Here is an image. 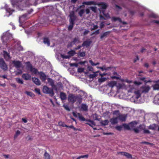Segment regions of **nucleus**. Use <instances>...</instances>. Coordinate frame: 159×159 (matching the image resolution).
<instances>
[{
	"label": "nucleus",
	"instance_id": "nucleus-1",
	"mask_svg": "<svg viewBox=\"0 0 159 159\" xmlns=\"http://www.w3.org/2000/svg\"><path fill=\"white\" fill-rule=\"evenodd\" d=\"M38 0H11V2L13 7L16 6L19 7L22 4H31L32 2H36Z\"/></svg>",
	"mask_w": 159,
	"mask_h": 159
},
{
	"label": "nucleus",
	"instance_id": "nucleus-2",
	"mask_svg": "<svg viewBox=\"0 0 159 159\" xmlns=\"http://www.w3.org/2000/svg\"><path fill=\"white\" fill-rule=\"evenodd\" d=\"M88 96L86 93L82 92L80 94L75 95L70 93L68 96V99H83L84 98H88Z\"/></svg>",
	"mask_w": 159,
	"mask_h": 159
},
{
	"label": "nucleus",
	"instance_id": "nucleus-3",
	"mask_svg": "<svg viewBox=\"0 0 159 159\" xmlns=\"http://www.w3.org/2000/svg\"><path fill=\"white\" fill-rule=\"evenodd\" d=\"M12 38V35L9 33H6L3 34L1 37L2 41L4 44L7 43L8 42V40L9 39Z\"/></svg>",
	"mask_w": 159,
	"mask_h": 159
},
{
	"label": "nucleus",
	"instance_id": "nucleus-4",
	"mask_svg": "<svg viewBox=\"0 0 159 159\" xmlns=\"http://www.w3.org/2000/svg\"><path fill=\"white\" fill-rule=\"evenodd\" d=\"M43 91L44 93L49 94L51 96H53L54 95V93L53 89L46 86H43Z\"/></svg>",
	"mask_w": 159,
	"mask_h": 159
},
{
	"label": "nucleus",
	"instance_id": "nucleus-5",
	"mask_svg": "<svg viewBox=\"0 0 159 159\" xmlns=\"http://www.w3.org/2000/svg\"><path fill=\"white\" fill-rule=\"evenodd\" d=\"M26 64L27 69L28 70L29 69L30 72L34 74H36L38 72V70L35 68H33L30 62H27Z\"/></svg>",
	"mask_w": 159,
	"mask_h": 159
},
{
	"label": "nucleus",
	"instance_id": "nucleus-6",
	"mask_svg": "<svg viewBox=\"0 0 159 159\" xmlns=\"http://www.w3.org/2000/svg\"><path fill=\"white\" fill-rule=\"evenodd\" d=\"M0 67L4 71L7 70L8 69L7 65L2 58L0 59Z\"/></svg>",
	"mask_w": 159,
	"mask_h": 159
},
{
	"label": "nucleus",
	"instance_id": "nucleus-7",
	"mask_svg": "<svg viewBox=\"0 0 159 159\" xmlns=\"http://www.w3.org/2000/svg\"><path fill=\"white\" fill-rule=\"evenodd\" d=\"M80 43V39L78 37H75L74 38L73 40L71 42L69 43L67 47H72L76 43Z\"/></svg>",
	"mask_w": 159,
	"mask_h": 159
},
{
	"label": "nucleus",
	"instance_id": "nucleus-8",
	"mask_svg": "<svg viewBox=\"0 0 159 159\" xmlns=\"http://www.w3.org/2000/svg\"><path fill=\"white\" fill-rule=\"evenodd\" d=\"M150 89L149 86H143L140 88V90L142 93H147Z\"/></svg>",
	"mask_w": 159,
	"mask_h": 159
},
{
	"label": "nucleus",
	"instance_id": "nucleus-9",
	"mask_svg": "<svg viewBox=\"0 0 159 159\" xmlns=\"http://www.w3.org/2000/svg\"><path fill=\"white\" fill-rule=\"evenodd\" d=\"M12 62L16 68H18L21 67V64L20 61L14 60L12 61Z\"/></svg>",
	"mask_w": 159,
	"mask_h": 159
},
{
	"label": "nucleus",
	"instance_id": "nucleus-10",
	"mask_svg": "<svg viewBox=\"0 0 159 159\" xmlns=\"http://www.w3.org/2000/svg\"><path fill=\"white\" fill-rule=\"evenodd\" d=\"M118 20L119 22L122 23L123 24H127V23L125 21H122V20L119 17H113L112 18V21H116Z\"/></svg>",
	"mask_w": 159,
	"mask_h": 159
},
{
	"label": "nucleus",
	"instance_id": "nucleus-11",
	"mask_svg": "<svg viewBox=\"0 0 159 159\" xmlns=\"http://www.w3.org/2000/svg\"><path fill=\"white\" fill-rule=\"evenodd\" d=\"M69 17H70L69 20H73V21H75L76 19V16L75 15V12L74 11H72L70 13Z\"/></svg>",
	"mask_w": 159,
	"mask_h": 159
},
{
	"label": "nucleus",
	"instance_id": "nucleus-12",
	"mask_svg": "<svg viewBox=\"0 0 159 159\" xmlns=\"http://www.w3.org/2000/svg\"><path fill=\"white\" fill-rule=\"evenodd\" d=\"M92 43L91 40H86L84 41L82 44V46H86V48L89 47Z\"/></svg>",
	"mask_w": 159,
	"mask_h": 159
},
{
	"label": "nucleus",
	"instance_id": "nucleus-13",
	"mask_svg": "<svg viewBox=\"0 0 159 159\" xmlns=\"http://www.w3.org/2000/svg\"><path fill=\"white\" fill-rule=\"evenodd\" d=\"M22 77L25 80H28L31 79V75L28 73H24L22 75Z\"/></svg>",
	"mask_w": 159,
	"mask_h": 159
},
{
	"label": "nucleus",
	"instance_id": "nucleus-14",
	"mask_svg": "<svg viewBox=\"0 0 159 159\" xmlns=\"http://www.w3.org/2000/svg\"><path fill=\"white\" fill-rule=\"evenodd\" d=\"M3 53L4 58L6 60H7L11 59V57L9 53H8L6 51H3Z\"/></svg>",
	"mask_w": 159,
	"mask_h": 159
},
{
	"label": "nucleus",
	"instance_id": "nucleus-15",
	"mask_svg": "<svg viewBox=\"0 0 159 159\" xmlns=\"http://www.w3.org/2000/svg\"><path fill=\"white\" fill-rule=\"evenodd\" d=\"M138 122L135 120L129 123V125L131 129H133L138 124Z\"/></svg>",
	"mask_w": 159,
	"mask_h": 159
},
{
	"label": "nucleus",
	"instance_id": "nucleus-16",
	"mask_svg": "<svg viewBox=\"0 0 159 159\" xmlns=\"http://www.w3.org/2000/svg\"><path fill=\"white\" fill-rule=\"evenodd\" d=\"M86 121H87L88 122L86 123V124L92 127H93V126L95 125L94 122L93 120H86Z\"/></svg>",
	"mask_w": 159,
	"mask_h": 159
},
{
	"label": "nucleus",
	"instance_id": "nucleus-17",
	"mask_svg": "<svg viewBox=\"0 0 159 159\" xmlns=\"http://www.w3.org/2000/svg\"><path fill=\"white\" fill-rule=\"evenodd\" d=\"M134 97L136 99H138L141 96L140 91L139 90L135 91L134 92Z\"/></svg>",
	"mask_w": 159,
	"mask_h": 159
},
{
	"label": "nucleus",
	"instance_id": "nucleus-18",
	"mask_svg": "<svg viewBox=\"0 0 159 159\" xmlns=\"http://www.w3.org/2000/svg\"><path fill=\"white\" fill-rule=\"evenodd\" d=\"M27 17L26 14H24L21 16L19 17V20L20 23H23L26 20V18Z\"/></svg>",
	"mask_w": 159,
	"mask_h": 159
},
{
	"label": "nucleus",
	"instance_id": "nucleus-19",
	"mask_svg": "<svg viewBox=\"0 0 159 159\" xmlns=\"http://www.w3.org/2000/svg\"><path fill=\"white\" fill-rule=\"evenodd\" d=\"M32 80L36 84L38 85L40 84V81L38 78L35 77L32 78Z\"/></svg>",
	"mask_w": 159,
	"mask_h": 159
},
{
	"label": "nucleus",
	"instance_id": "nucleus-20",
	"mask_svg": "<svg viewBox=\"0 0 159 159\" xmlns=\"http://www.w3.org/2000/svg\"><path fill=\"white\" fill-rule=\"evenodd\" d=\"M118 118L116 117L115 118H111L110 120V121L111 122L112 125L116 124L118 123L117 121Z\"/></svg>",
	"mask_w": 159,
	"mask_h": 159
},
{
	"label": "nucleus",
	"instance_id": "nucleus-21",
	"mask_svg": "<svg viewBox=\"0 0 159 159\" xmlns=\"http://www.w3.org/2000/svg\"><path fill=\"white\" fill-rule=\"evenodd\" d=\"M70 25L68 27V30H71L73 27L74 25L75 24V21H73V20H69Z\"/></svg>",
	"mask_w": 159,
	"mask_h": 159
},
{
	"label": "nucleus",
	"instance_id": "nucleus-22",
	"mask_svg": "<svg viewBox=\"0 0 159 159\" xmlns=\"http://www.w3.org/2000/svg\"><path fill=\"white\" fill-rule=\"evenodd\" d=\"M81 108L84 111H87L88 110V106L85 104H82L81 105Z\"/></svg>",
	"mask_w": 159,
	"mask_h": 159
},
{
	"label": "nucleus",
	"instance_id": "nucleus-23",
	"mask_svg": "<svg viewBox=\"0 0 159 159\" xmlns=\"http://www.w3.org/2000/svg\"><path fill=\"white\" fill-rule=\"evenodd\" d=\"M109 121L107 120H101L100 122V124L102 125L105 126L108 125Z\"/></svg>",
	"mask_w": 159,
	"mask_h": 159
},
{
	"label": "nucleus",
	"instance_id": "nucleus-24",
	"mask_svg": "<svg viewBox=\"0 0 159 159\" xmlns=\"http://www.w3.org/2000/svg\"><path fill=\"white\" fill-rule=\"evenodd\" d=\"M110 31H107L101 35L100 37V39H102L106 37L107 36L110 34Z\"/></svg>",
	"mask_w": 159,
	"mask_h": 159
},
{
	"label": "nucleus",
	"instance_id": "nucleus-25",
	"mask_svg": "<svg viewBox=\"0 0 159 159\" xmlns=\"http://www.w3.org/2000/svg\"><path fill=\"white\" fill-rule=\"evenodd\" d=\"M118 118L121 121H125L126 120V116L124 115H120Z\"/></svg>",
	"mask_w": 159,
	"mask_h": 159
},
{
	"label": "nucleus",
	"instance_id": "nucleus-26",
	"mask_svg": "<svg viewBox=\"0 0 159 159\" xmlns=\"http://www.w3.org/2000/svg\"><path fill=\"white\" fill-rule=\"evenodd\" d=\"M60 98L61 99H66V94L63 92H61L60 93Z\"/></svg>",
	"mask_w": 159,
	"mask_h": 159
},
{
	"label": "nucleus",
	"instance_id": "nucleus-27",
	"mask_svg": "<svg viewBox=\"0 0 159 159\" xmlns=\"http://www.w3.org/2000/svg\"><path fill=\"white\" fill-rule=\"evenodd\" d=\"M116 84V81H111L108 83V85L109 87L112 88L115 86Z\"/></svg>",
	"mask_w": 159,
	"mask_h": 159
},
{
	"label": "nucleus",
	"instance_id": "nucleus-28",
	"mask_svg": "<svg viewBox=\"0 0 159 159\" xmlns=\"http://www.w3.org/2000/svg\"><path fill=\"white\" fill-rule=\"evenodd\" d=\"M43 43L44 44H47L48 46H49L50 45V42L49 39L48 38H44L43 39Z\"/></svg>",
	"mask_w": 159,
	"mask_h": 159
},
{
	"label": "nucleus",
	"instance_id": "nucleus-29",
	"mask_svg": "<svg viewBox=\"0 0 159 159\" xmlns=\"http://www.w3.org/2000/svg\"><path fill=\"white\" fill-rule=\"evenodd\" d=\"M157 125L156 124H154L150 125L149 127L148 128L153 130H155L157 127Z\"/></svg>",
	"mask_w": 159,
	"mask_h": 159
},
{
	"label": "nucleus",
	"instance_id": "nucleus-30",
	"mask_svg": "<svg viewBox=\"0 0 159 159\" xmlns=\"http://www.w3.org/2000/svg\"><path fill=\"white\" fill-rule=\"evenodd\" d=\"M40 78L42 81H45L46 79L45 74L43 73H41L40 75Z\"/></svg>",
	"mask_w": 159,
	"mask_h": 159
},
{
	"label": "nucleus",
	"instance_id": "nucleus-31",
	"mask_svg": "<svg viewBox=\"0 0 159 159\" xmlns=\"http://www.w3.org/2000/svg\"><path fill=\"white\" fill-rule=\"evenodd\" d=\"M47 80L48 82L52 86H54V82L52 79L50 78H48Z\"/></svg>",
	"mask_w": 159,
	"mask_h": 159
},
{
	"label": "nucleus",
	"instance_id": "nucleus-32",
	"mask_svg": "<svg viewBox=\"0 0 159 159\" xmlns=\"http://www.w3.org/2000/svg\"><path fill=\"white\" fill-rule=\"evenodd\" d=\"M67 53L69 55V56L70 57L73 56L75 53V51L74 50H71L69 51Z\"/></svg>",
	"mask_w": 159,
	"mask_h": 159
},
{
	"label": "nucleus",
	"instance_id": "nucleus-33",
	"mask_svg": "<svg viewBox=\"0 0 159 159\" xmlns=\"http://www.w3.org/2000/svg\"><path fill=\"white\" fill-rule=\"evenodd\" d=\"M99 5H101L102 8L103 9H106L107 7V5L103 2H100Z\"/></svg>",
	"mask_w": 159,
	"mask_h": 159
},
{
	"label": "nucleus",
	"instance_id": "nucleus-34",
	"mask_svg": "<svg viewBox=\"0 0 159 159\" xmlns=\"http://www.w3.org/2000/svg\"><path fill=\"white\" fill-rule=\"evenodd\" d=\"M124 156L126 157L127 158L129 159L132 158V155L129 153L126 152H125Z\"/></svg>",
	"mask_w": 159,
	"mask_h": 159
},
{
	"label": "nucleus",
	"instance_id": "nucleus-35",
	"mask_svg": "<svg viewBox=\"0 0 159 159\" xmlns=\"http://www.w3.org/2000/svg\"><path fill=\"white\" fill-rule=\"evenodd\" d=\"M146 79V78L145 77H142L141 80L143 81L145 84H146L148 83H151L152 82V81L150 79H149L148 80H145Z\"/></svg>",
	"mask_w": 159,
	"mask_h": 159
},
{
	"label": "nucleus",
	"instance_id": "nucleus-36",
	"mask_svg": "<svg viewBox=\"0 0 159 159\" xmlns=\"http://www.w3.org/2000/svg\"><path fill=\"white\" fill-rule=\"evenodd\" d=\"M45 159H51L50 155L45 151L44 154Z\"/></svg>",
	"mask_w": 159,
	"mask_h": 159
},
{
	"label": "nucleus",
	"instance_id": "nucleus-37",
	"mask_svg": "<svg viewBox=\"0 0 159 159\" xmlns=\"http://www.w3.org/2000/svg\"><path fill=\"white\" fill-rule=\"evenodd\" d=\"M153 88L154 90H159V84H156L152 85Z\"/></svg>",
	"mask_w": 159,
	"mask_h": 159
},
{
	"label": "nucleus",
	"instance_id": "nucleus-38",
	"mask_svg": "<svg viewBox=\"0 0 159 159\" xmlns=\"http://www.w3.org/2000/svg\"><path fill=\"white\" fill-rule=\"evenodd\" d=\"M78 117L79 120L81 121H86V120L85 118L83 117L79 113H78Z\"/></svg>",
	"mask_w": 159,
	"mask_h": 159
},
{
	"label": "nucleus",
	"instance_id": "nucleus-39",
	"mask_svg": "<svg viewBox=\"0 0 159 159\" xmlns=\"http://www.w3.org/2000/svg\"><path fill=\"white\" fill-rule=\"evenodd\" d=\"M98 68L100 69L101 70L103 71L104 70H108L109 69H110L111 68L110 67H106L105 66H103L101 67H98Z\"/></svg>",
	"mask_w": 159,
	"mask_h": 159
},
{
	"label": "nucleus",
	"instance_id": "nucleus-40",
	"mask_svg": "<svg viewBox=\"0 0 159 159\" xmlns=\"http://www.w3.org/2000/svg\"><path fill=\"white\" fill-rule=\"evenodd\" d=\"M123 126L125 129H126L128 130H130L131 129L129 124L128 125L126 124H123Z\"/></svg>",
	"mask_w": 159,
	"mask_h": 159
},
{
	"label": "nucleus",
	"instance_id": "nucleus-41",
	"mask_svg": "<svg viewBox=\"0 0 159 159\" xmlns=\"http://www.w3.org/2000/svg\"><path fill=\"white\" fill-rule=\"evenodd\" d=\"M84 3L87 5H95L96 4L95 2L93 1H91L89 2H84Z\"/></svg>",
	"mask_w": 159,
	"mask_h": 159
},
{
	"label": "nucleus",
	"instance_id": "nucleus-42",
	"mask_svg": "<svg viewBox=\"0 0 159 159\" xmlns=\"http://www.w3.org/2000/svg\"><path fill=\"white\" fill-rule=\"evenodd\" d=\"M107 80V78L105 77H101V78L98 79V81L99 83H102L105 81Z\"/></svg>",
	"mask_w": 159,
	"mask_h": 159
},
{
	"label": "nucleus",
	"instance_id": "nucleus-43",
	"mask_svg": "<svg viewBox=\"0 0 159 159\" xmlns=\"http://www.w3.org/2000/svg\"><path fill=\"white\" fill-rule=\"evenodd\" d=\"M145 126L144 125H140L138 127H137L139 129L140 131H142V130H144V129H145Z\"/></svg>",
	"mask_w": 159,
	"mask_h": 159
},
{
	"label": "nucleus",
	"instance_id": "nucleus-44",
	"mask_svg": "<svg viewBox=\"0 0 159 159\" xmlns=\"http://www.w3.org/2000/svg\"><path fill=\"white\" fill-rule=\"evenodd\" d=\"M16 82L19 84H23V80L20 79V78H16Z\"/></svg>",
	"mask_w": 159,
	"mask_h": 159
},
{
	"label": "nucleus",
	"instance_id": "nucleus-45",
	"mask_svg": "<svg viewBox=\"0 0 159 159\" xmlns=\"http://www.w3.org/2000/svg\"><path fill=\"white\" fill-rule=\"evenodd\" d=\"M93 116L94 120L98 121L100 120V119L98 118V116L96 114H93Z\"/></svg>",
	"mask_w": 159,
	"mask_h": 159
},
{
	"label": "nucleus",
	"instance_id": "nucleus-46",
	"mask_svg": "<svg viewBox=\"0 0 159 159\" xmlns=\"http://www.w3.org/2000/svg\"><path fill=\"white\" fill-rule=\"evenodd\" d=\"M89 62L92 66H96L99 64V62H97L96 63H94L93 61L91 60H89Z\"/></svg>",
	"mask_w": 159,
	"mask_h": 159
},
{
	"label": "nucleus",
	"instance_id": "nucleus-47",
	"mask_svg": "<svg viewBox=\"0 0 159 159\" xmlns=\"http://www.w3.org/2000/svg\"><path fill=\"white\" fill-rule=\"evenodd\" d=\"M89 62L92 66H96L99 64V62H97L96 63H94L93 61L91 60H89Z\"/></svg>",
	"mask_w": 159,
	"mask_h": 159
},
{
	"label": "nucleus",
	"instance_id": "nucleus-48",
	"mask_svg": "<svg viewBox=\"0 0 159 159\" xmlns=\"http://www.w3.org/2000/svg\"><path fill=\"white\" fill-rule=\"evenodd\" d=\"M58 124L59 125L62 126L63 127H67V125L65 124L62 121L59 122L58 123Z\"/></svg>",
	"mask_w": 159,
	"mask_h": 159
},
{
	"label": "nucleus",
	"instance_id": "nucleus-49",
	"mask_svg": "<svg viewBox=\"0 0 159 159\" xmlns=\"http://www.w3.org/2000/svg\"><path fill=\"white\" fill-rule=\"evenodd\" d=\"M61 56L63 59H68L70 57V56L68 55H64L62 54H61Z\"/></svg>",
	"mask_w": 159,
	"mask_h": 159
},
{
	"label": "nucleus",
	"instance_id": "nucleus-50",
	"mask_svg": "<svg viewBox=\"0 0 159 159\" xmlns=\"http://www.w3.org/2000/svg\"><path fill=\"white\" fill-rule=\"evenodd\" d=\"M84 12V9H81L79 12V16L81 17L82 16Z\"/></svg>",
	"mask_w": 159,
	"mask_h": 159
},
{
	"label": "nucleus",
	"instance_id": "nucleus-51",
	"mask_svg": "<svg viewBox=\"0 0 159 159\" xmlns=\"http://www.w3.org/2000/svg\"><path fill=\"white\" fill-rule=\"evenodd\" d=\"M79 56L81 57H84L85 56V52H80L79 53Z\"/></svg>",
	"mask_w": 159,
	"mask_h": 159
},
{
	"label": "nucleus",
	"instance_id": "nucleus-52",
	"mask_svg": "<svg viewBox=\"0 0 159 159\" xmlns=\"http://www.w3.org/2000/svg\"><path fill=\"white\" fill-rule=\"evenodd\" d=\"M132 102H134L135 103H141L142 102L141 100H131Z\"/></svg>",
	"mask_w": 159,
	"mask_h": 159
},
{
	"label": "nucleus",
	"instance_id": "nucleus-53",
	"mask_svg": "<svg viewBox=\"0 0 159 159\" xmlns=\"http://www.w3.org/2000/svg\"><path fill=\"white\" fill-rule=\"evenodd\" d=\"M63 107L66 110L68 111H70V109L67 105H64Z\"/></svg>",
	"mask_w": 159,
	"mask_h": 159
},
{
	"label": "nucleus",
	"instance_id": "nucleus-54",
	"mask_svg": "<svg viewBox=\"0 0 159 159\" xmlns=\"http://www.w3.org/2000/svg\"><path fill=\"white\" fill-rule=\"evenodd\" d=\"M133 130H134V132L136 133H138L140 132V130H139V129L138 128V127H137L136 128H133Z\"/></svg>",
	"mask_w": 159,
	"mask_h": 159
},
{
	"label": "nucleus",
	"instance_id": "nucleus-55",
	"mask_svg": "<svg viewBox=\"0 0 159 159\" xmlns=\"http://www.w3.org/2000/svg\"><path fill=\"white\" fill-rule=\"evenodd\" d=\"M122 126H116V129L119 131H120L122 130Z\"/></svg>",
	"mask_w": 159,
	"mask_h": 159
},
{
	"label": "nucleus",
	"instance_id": "nucleus-56",
	"mask_svg": "<svg viewBox=\"0 0 159 159\" xmlns=\"http://www.w3.org/2000/svg\"><path fill=\"white\" fill-rule=\"evenodd\" d=\"M91 10L93 11L94 12H96L97 11V7H90Z\"/></svg>",
	"mask_w": 159,
	"mask_h": 159
},
{
	"label": "nucleus",
	"instance_id": "nucleus-57",
	"mask_svg": "<svg viewBox=\"0 0 159 159\" xmlns=\"http://www.w3.org/2000/svg\"><path fill=\"white\" fill-rule=\"evenodd\" d=\"M20 134V132L19 130H17L16 133V134L14 135V138H16Z\"/></svg>",
	"mask_w": 159,
	"mask_h": 159
},
{
	"label": "nucleus",
	"instance_id": "nucleus-58",
	"mask_svg": "<svg viewBox=\"0 0 159 159\" xmlns=\"http://www.w3.org/2000/svg\"><path fill=\"white\" fill-rule=\"evenodd\" d=\"M98 26L97 25H94L93 24V28H91V31L93 30H96L98 29Z\"/></svg>",
	"mask_w": 159,
	"mask_h": 159
},
{
	"label": "nucleus",
	"instance_id": "nucleus-59",
	"mask_svg": "<svg viewBox=\"0 0 159 159\" xmlns=\"http://www.w3.org/2000/svg\"><path fill=\"white\" fill-rule=\"evenodd\" d=\"M141 144H148V145H153V144L152 143H149V142H146V141L142 142H141Z\"/></svg>",
	"mask_w": 159,
	"mask_h": 159
},
{
	"label": "nucleus",
	"instance_id": "nucleus-60",
	"mask_svg": "<svg viewBox=\"0 0 159 159\" xmlns=\"http://www.w3.org/2000/svg\"><path fill=\"white\" fill-rule=\"evenodd\" d=\"M143 133L144 134H150V132L148 130L145 129H144L143 131Z\"/></svg>",
	"mask_w": 159,
	"mask_h": 159
},
{
	"label": "nucleus",
	"instance_id": "nucleus-61",
	"mask_svg": "<svg viewBox=\"0 0 159 159\" xmlns=\"http://www.w3.org/2000/svg\"><path fill=\"white\" fill-rule=\"evenodd\" d=\"M84 69L82 68H79L78 69V71L79 72L81 73L84 71Z\"/></svg>",
	"mask_w": 159,
	"mask_h": 159
},
{
	"label": "nucleus",
	"instance_id": "nucleus-62",
	"mask_svg": "<svg viewBox=\"0 0 159 159\" xmlns=\"http://www.w3.org/2000/svg\"><path fill=\"white\" fill-rule=\"evenodd\" d=\"M154 103L159 105V100H154L153 101Z\"/></svg>",
	"mask_w": 159,
	"mask_h": 159
},
{
	"label": "nucleus",
	"instance_id": "nucleus-63",
	"mask_svg": "<svg viewBox=\"0 0 159 159\" xmlns=\"http://www.w3.org/2000/svg\"><path fill=\"white\" fill-rule=\"evenodd\" d=\"M35 90L36 93H38V94H40V90L38 88H36L35 89Z\"/></svg>",
	"mask_w": 159,
	"mask_h": 159
},
{
	"label": "nucleus",
	"instance_id": "nucleus-64",
	"mask_svg": "<svg viewBox=\"0 0 159 159\" xmlns=\"http://www.w3.org/2000/svg\"><path fill=\"white\" fill-rule=\"evenodd\" d=\"M89 32V30H86L83 33V35H86L88 34Z\"/></svg>",
	"mask_w": 159,
	"mask_h": 159
}]
</instances>
